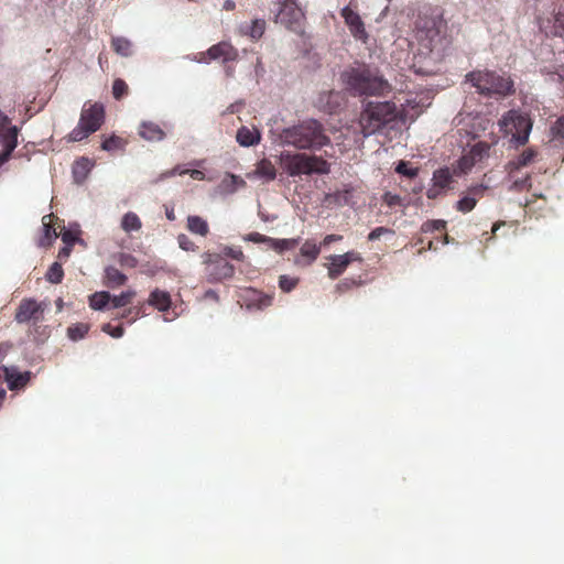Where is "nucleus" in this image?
Masks as SVG:
<instances>
[{
    "instance_id": "nucleus-40",
    "label": "nucleus",
    "mask_w": 564,
    "mask_h": 564,
    "mask_svg": "<svg viewBox=\"0 0 564 564\" xmlns=\"http://www.w3.org/2000/svg\"><path fill=\"white\" fill-rule=\"evenodd\" d=\"M394 171L408 178H414L419 173V169L412 167L409 162L403 160L397 163Z\"/></svg>"
},
{
    "instance_id": "nucleus-63",
    "label": "nucleus",
    "mask_w": 564,
    "mask_h": 564,
    "mask_svg": "<svg viewBox=\"0 0 564 564\" xmlns=\"http://www.w3.org/2000/svg\"><path fill=\"white\" fill-rule=\"evenodd\" d=\"M72 252V246H64L63 248L59 249L58 251V258L61 259H66L69 257Z\"/></svg>"
},
{
    "instance_id": "nucleus-13",
    "label": "nucleus",
    "mask_w": 564,
    "mask_h": 564,
    "mask_svg": "<svg viewBox=\"0 0 564 564\" xmlns=\"http://www.w3.org/2000/svg\"><path fill=\"white\" fill-rule=\"evenodd\" d=\"M105 118V109L101 104L90 105L89 108L83 109L79 121L88 127H96V131L101 127Z\"/></svg>"
},
{
    "instance_id": "nucleus-11",
    "label": "nucleus",
    "mask_w": 564,
    "mask_h": 564,
    "mask_svg": "<svg viewBox=\"0 0 564 564\" xmlns=\"http://www.w3.org/2000/svg\"><path fill=\"white\" fill-rule=\"evenodd\" d=\"M4 379L11 391L23 388L31 379V371H19L17 367H2Z\"/></svg>"
},
{
    "instance_id": "nucleus-3",
    "label": "nucleus",
    "mask_w": 564,
    "mask_h": 564,
    "mask_svg": "<svg viewBox=\"0 0 564 564\" xmlns=\"http://www.w3.org/2000/svg\"><path fill=\"white\" fill-rule=\"evenodd\" d=\"M404 122V116L391 101H368L360 115V127L365 138L384 130L399 129Z\"/></svg>"
},
{
    "instance_id": "nucleus-39",
    "label": "nucleus",
    "mask_w": 564,
    "mask_h": 564,
    "mask_svg": "<svg viewBox=\"0 0 564 564\" xmlns=\"http://www.w3.org/2000/svg\"><path fill=\"white\" fill-rule=\"evenodd\" d=\"M257 173L267 181H273L276 176L274 166L268 161H261L259 163Z\"/></svg>"
},
{
    "instance_id": "nucleus-36",
    "label": "nucleus",
    "mask_w": 564,
    "mask_h": 564,
    "mask_svg": "<svg viewBox=\"0 0 564 564\" xmlns=\"http://www.w3.org/2000/svg\"><path fill=\"white\" fill-rule=\"evenodd\" d=\"M452 180V174L448 167L438 169L433 174L434 184L440 188H446Z\"/></svg>"
},
{
    "instance_id": "nucleus-56",
    "label": "nucleus",
    "mask_w": 564,
    "mask_h": 564,
    "mask_svg": "<svg viewBox=\"0 0 564 564\" xmlns=\"http://www.w3.org/2000/svg\"><path fill=\"white\" fill-rule=\"evenodd\" d=\"M383 200L390 207L401 205L402 203V198L399 195L389 192L383 195Z\"/></svg>"
},
{
    "instance_id": "nucleus-46",
    "label": "nucleus",
    "mask_w": 564,
    "mask_h": 564,
    "mask_svg": "<svg viewBox=\"0 0 564 564\" xmlns=\"http://www.w3.org/2000/svg\"><path fill=\"white\" fill-rule=\"evenodd\" d=\"M128 90V85L127 83L121 79V78H117L113 80V84H112V95H113V98L119 100L123 97V95H126Z\"/></svg>"
},
{
    "instance_id": "nucleus-24",
    "label": "nucleus",
    "mask_w": 564,
    "mask_h": 564,
    "mask_svg": "<svg viewBox=\"0 0 564 564\" xmlns=\"http://www.w3.org/2000/svg\"><path fill=\"white\" fill-rule=\"evenodd\" d=\"M240 31L252 40H259L265 31V21L263 19H256L250 23L242 24Z\"/></svg>"
},
{
    "instance_id": "nucleus-61",
    "label": "nucleus",
    "mask_w": 564,
    "mask_h": 564,
    "mask_svg": "<svg viewBox=\"0 0 564 564\" xmlns=\"http://www.w3.org/2000/svg\"><path fill=\"white\" fill-rule=\"evenodd\" d=\"M14 150H8L6 148H2L0 151V164L6 163L10 158Z\"/></svg>"
},
{
    "instance_id": "nucleus-17",
    "label": "nucleus",
    "mask_w": 564,
    "mask_h": 564,
    "mask_svg": "<svg viewBox=\"0 0 564 564\" xmlns=\"http://www.w3.org/2000/svg\"><path fill=\"white\" fill-rule=\"evenodd\" d=\"M42 235L39 239L40 247H48L57 238V232L53 225V215H45L42 217L41 225Z\"/></svg>"
},
{
    "instance_id": "nucleus-7",
    "label": "nucleus",
    "mask_w": 564,
    "mask_h": 564,
    "mask_svg": "<svg viewBox=\"0 0 564 564\" xmlns=\"http://www.w3.org/2000/svg\"><path fill=\"white\" fill-rule=\"evenodd\" d=\"M204 258V263L207 264L206 278L208 282L215 283L232 278L235 267L227 262L220 254L206 253Z\"/></svg>"
},
{
    "instance_id": "nucleus-23",
    "label": "nucleus",
    "mask_w": 564,
    "mask_h": 564,
    "mask_svg": "<svg viewBox=\"0 0 564 564\" xmlns=\"http://www.w3.org/2000/svg\"><path fill=\"white\" fill-rule=\"evenodd\" d=\"M149 304L156 307L160 312H166L171 306V296L169 292L155 289L150 294Z\"/></svg>"
},
{
    "instance_id": "nucleus-58",
    "label": "nucleus",
    "mask_w": 564,
    "mask_h": 564,
    "mask_svg": "<svg viewBox=\"0 0 564 564\" xmlns=\"http://www.w3.org/2000/svg\"><path fill=\"white\" fill-rule=\"evenodd\" d=\"M442 191L443 188H440L437 185L434 184L431 188L427 189L426 196L430 199H435L442 193Z\"/></svg>"
},
{
    "instance_id": "nucleus-35",
    "label": "nucleus",
    "mask_w": 564,
    "mask_h": 564,
    "mask_svg": "<svg viewBox=\"0 0 564 564\" xmlns=\"http://www.w3.org/2000/svg\"><path fill=\"white\" fill-rule=\"evenodd\" d=\"M89 326L84 323H77L67 328V336L70 340L77 341L85 337L88 333Z\"/></svg>"
},
{
    "instance_id": "nucleus-55",
    "label": "nucleus",
    "mask_w": 564,
    "mask_h": 564,
    "mask_svg": "<svg viewBox=\"0 0 564 564\" xmlns=\"http://www.w3.org/2000/svg\"><path fill=\"white\" fill-rule=\"evenodd\" d=\"M62 240L66 246L72 247L75 242L80 241L77 235L69 229H66L62 232Z\"/></svg>"
},
{
    "instance_id": "nucleus-53",
    "label": "nucleus",
    "mask_w": 564,
    "mask_h": 564,
    "mask_svg": "<svg viewBox=\"0 0 564 564\" xmlns=\"http://www.w3.org/2000/svg\"><path fill=\"white\" fill-rule=\"evenodd\" d=\"M178 247L185 251L195 250V243L184 234L177 236Z\"/></svg>"
},
{
    "instance_id": "nucleus-21",
    "label": "nucleus",
    "mask_w": 564,
    "mask_h": 564,
    "mask_svg": "<svg viewBox=\"0 0 564 564\" xmlns=\"http://www.w3.org/2000/svg\"><path fill=\"white\" fill-rule=\"evenodd\" d=\"M128 278L121 271L112 265H108L105 268V281L104 283L110 288L116 289L121 285H124Z\"/></svg>"
},
{
    "instance_id": "nucleus-50",
    "label": "nucleus",
    "mask_w": 564,
    "mask_h": 564,
    "mask_svg": "<svg viewBox=\"0 0 564 564\" xmlns=\"http://www.w3.org/2000/svg\"><path fill=\"white\" fill-rule=\"evenodd\" d=\"M384 235L392 236V235H394V231L387 227H377L369 232L368 240L376 241Z\"/></svg>"
},
{
    "instance_id": "nucleus-37",
    "label": "nucleus",
    "mask_w": 564,
    "mask_h": 564,
    "mask_svg": "<svg viewBox=\"0 0 564 564\" xmlns=\"http://www.w3.org/2000/svg\"><path fill=\"white\" fill-rule=\"evenodd\" d=\"M134 295L135 292L132 290L121 292L119 295H111L110 303L112 308H120L128 305Z\"/></svg>"
},
{
    "instance_id": "nucleus-29",
    "label": "nucleus",
    "mask_w": 564,
    "mask_h": 564,
    "mask_svg": "<svg viewBox=\"0 0 564 564\" xmlns=\"http://www.w3.org/2000/svg\"><path fill=\"white\" fill-rule=\"evenodd\" d=\"M96 132V127H88L84 122L78 121V124L72 130L67 137L68 142H77L86 139L89 134Z\"/></svg>"
},
{
    "instance_id": "nucleus-30",
    "label": "nucleus",
    "mask_w": 564,
    "mask_h": 564,
    "mask_svg": "<svg viewBox=\"0 0 564 564\" xmlns=\"http://www.w3.org/2000/svg\"><path fill=\"white\" fill-rule=\"evenodd\" d=\"M142 226L139 216L135 213L128 212L121 219V228L126 232L138 231Z\"/></svg>"
},
{
    "instance_id": "nucleus-51",
    "label": "nucleus",
    "mask_w": 564,
    "mask_h": 564,
    "mask_svg": "<svg viewBox=\"0 0 564 564\" xmlns=\"http://www.w3.org/2000/svg\"><path fill=\"white\" fill-rule=\"evenodd\" d=\"M101 330L108 335H110L112 338H121L123 336L124 329L121 325L119 326H111V324H104L101 327Z\"/></svg>"
},
{
    "instance_id": "nucleus-57",
    "label": "nucleus",
    "mask_w": 564,
    "mask_h": 564,
    "mask_svg": "<svg viewBox=\"0 0 564 564\" xmlns=\"http://www.w3.org/2000/svg\"><path fill=\"white\" fill-rule=\"evenodd\" d=\"M258 216L264 223H272V221H274L278 218L276 215H270V214L264 213L260 207H259V210H258Z\"/></svg>"
},
{
    "instance_id": "nucleus-8",
    "label": "nucleus",
    "mask_w": 564,
    "mask_h": 564,
    "mask_svg": "<svg viewBox=\"0 0 564 564\" xmlns=\"http://www.w3.org/2000/svg\"><path fill=\"white\" fill-rule=\"evenodd\" d=\"M340 15L345 20L350 34L358 41L367 43L369 35L366 31L365 23L358 12L351 10L349 7H344Z\"/></svg>"
},
{
    "instance_id": "nucleus-60",
    "label": "nucleus",
    "mask_w": 564,
    "mask_h": 564,
    "mask_svg": "<svg viewBox=\"0 0 564 564\" xmlns=\"http://www.w3.org/2000/svg\"><path fill=\"white\" fill-rule=\"evenodd\" d=\"M341 239H343V237H341V236H339V235H327V236L324 238V240H323V242L321 243V246H328V245H330V243H333V242H335V241H339V240H341Z\"/></svg>"
},
{
    "instance_id": "nucleus-5",
    "label": "nucleus",
    "mask_w": 564,
    "mask_h": 564,
    "mask_svg": "<svg viewBox=\"0 0 564 564\" xmlns=\"http://www.w3.org/2000/svg\"><path fill=\"white\" fill-rule=\"evenodd\" d=\"M466 82L470 83L480 95L491 97L494 95H509L513 91V82L492 70H474L466 75Z\"/></svg>"
},
{
    "instance_id": "nucleus-4",
    "label": "nucleus",
    "mask_w": 564,
    "mask_h": 564,
    "mask_svg": "<svg viewBox=\"0 0 564 564\" xmlns=\"http://www.w3.org/2000/svg\"><path fill=\"white\" fill-rule=\"evenodd\" d=\"M280 162L283 170L290 176H299L301 174H328L330 171L329 163L324 159L315 155H306L304 153L281 152Z\"/></svg>"
},
{
    "instance_id": "nucleus-45",
    "label": "nucleus",
    "mask_w": 564,
    "mask_h": 564,
    "mask_svg": "<svg viewBox=\"0 0 564 564\" xmlns=\"http://www.w3.org/2000/svg\"><path fill=\"white\" fill-rule=\"evenodd\" d=\"M477 199L473 196H464L456 203L457 210L468 213L476 206Z\"/></svg>"
},
{
    "instance_id": "nucleus-48",
    "label": "nucleus",
    "mask_w": 564,
    "mask_h": 564,
    "mask_svg": "<svg viewBox=\"0 0 564 564\" xmlns=\"http://www.w3.org/2000/svg\"><path fill=\"white\" fill-rule=\"evenodd\" d=\"M117 261L121 267L135 268L138 265V260L130 253H118Z\"/></svg>"
},
{
    "instance_id": "nucleus-38",
    "label": "nucleus",
    "mask_w": 564,
    "mask_h": 564,
    "mask_svg": "<svg viewBox=\"0 0 564 564\" xmlns=\"http://www.w3.org/2000/svg\"><path fill=\"white\" fill-rule=\"evenodd\" d=\"M63 276H64V271H63L62 264L58 262L52 263V265L50 267L48 271L45 274L46 280L53 284L61 283L63 280Z\"/></svg>"
},
{
    "instance_id": "nucleus-32",
    "label": "nucleus",
    "mask_w": 564,
    "mask_h": 564,
    "mask_svg": "<svg viewBox=\"0 0 564 564\" xmlns=\"http://www.w3.org/2000/svg\"><path fill=\"white\" fill-rule=\"evenodd\" d=\"M536 152L532 149H527L517 156L516 160L508 163V167L512 170H519L520 167L527 166L535 156Z\"/></svg>"
},
{
    "instance_id": "nucleus-14",
    "label": "nucleus",
    "mask_w": 564,
    "mask_h": 564,
    "mask_svg": "<svg viewBox=\"0 0 564 564\" xmlns=\"http://www.w3.org/2000/svg\"><path fill=\"white\" fill-rule=\"evenodd\" d=\"M540 28L546 33H551L555 36L564 35V9H560L554 13L552 19L540 18Z\"/></svg>"
},
{
    "instance_id": "nucleus-18",
    "label": "nucleus",
    "mask_w": 564,
    "mask_h": 564,
    "mask_svg": "<svg viewBox=\"0 0 564 564\" xmlns=\"http://www.w3.org/2000/svg\"><path fill=\"white\" fill-rule=\"evenodd\" d=\"M246 182L238 175L227 173L218 185L219 192L224 195H231L240 187H245Z\"/></svg>"
},
{
    "instance_id": "nucleus-12",
    "label": "nucleus",
    "mask_w": 564,
    "mask_h": 564,
    "mask_svg": "<svg viewBox=\"0 0 564 564\" xmlns=\"http://www.w3.org/2000/svg\"><path fill=\"white\" fill-rule=\"evenodd\" d=\"M207 55L209 59H221L223 63H227L237 59L238 51L231 44L227 42H220L210 46L207 50Z\"/></svg>"
},
{
    "instance_id": "nucleus-31",
    "label": "nucleus",
    "mask_w": 564,
    "mask_h": 564,
    "mask_svg": "<svg viewBox=\"0 0 564 564\" xmlns=\"http://www.w3.org/2000/svg\"><path fill=\"white\" fill-rule=\"evenodd\" d=\"M351 192L348 189L337 191L335 193L327 194L325 197V203L335 204L337 206H345L350 203Z\"/></svg>"
},
{
    "instance_id": "nucleus-26",
    "label": "nucleus",
    "mask_w": 564,
    "mask_h": 564,
    "mask_svg": "<svg viewBox=\"0 0 564 564\" xmlns=\"http://www.w3.org/2000/svg\"><path fill=\"white\" fill-rule=\"evenodd\" d=\"M187 228L191 232L206 236L209 231L208 224L200 216L192 215L187 217Z\"/></svg>"
},
{
    "instance_id": "nucleus-34",
    "label": "nucleus",
    "mask_w": 564,
    "mask_h": 564,
    "mask_svg": "<svg viewBox=\"0 0 564 564\" xmlns=\"http://www.w3.org/2000/svg\"><path fill=\"white\" fill-rule=\"evenodd\" d=\"M301 256L307 258V264H311L313 261H315L321 252V245L317 246L316 243L312 241H305L304 245L301 247Z\"/></svg>"
},
{
    "instance_id": "nucleus-59",
    "label": "nucleus",
    "mask_w": 564,
    "mask_h": 564,
    "mask_svg": "<svg viewBox=\"0 0 564 564\" xmlns=\"http://www.w3.org/2000/svg\"><path fill=\"white\" fill-rule=\"evenodd\" d=\"M189 176L193 178V180H197V181H203L205 180V173L198 169H192V170H188V173Z\"/></svg>"
},
{
    "instance_id": "nucleus-9",
    "label": "nucleus",
    "mask_w": 564,
    "mask_h": 564,
    "mask_svg": "<svg viewBox=\"0 0 564 564\" xmlns=\"http://www.w3.org/2000/svg\"><path fill=\"white\" fill-rule=\"evenodd\" d=\"M330 264L328 267V275L330 279H336L344 273L346 268L354 261H361L362 258L356 251H348L344 254L329 256Z\"/></svg>"
},
{
    "instance_id": "nucleus-2",
    "label": "nucleus",
    "mask_w": 564,
    "mask_h": 564,
    "mask_svg": "<svg viewBox=\"0 0 564 564\" xmlns=\"http://www.w3.org/2000/svg\"><path fill=\"white\" fill-rule=\"evenodd\" d=\"M346 90L354 97L381 95L390 90L388 80L375 66L357 64L341 73Z\"/></svg>"
},
{
    "instance_id": "nucleus-25",
    "label": "nucleus",
    "mask_w": 564,
    "mask_h": 564,
    "mask_svg": "<svg viewBox=\"0 0 564 564\" xmlns=\"http://www.w3.org/2000/svg\"><path fill=\"white\" fill-rule=\"evenodd\" d=\"M111 294L108 291L95 292L89 296V306L95 311H104L110 303Z\"/></svg>"
},
{
    "instance_id": "nucleus-62",
    "label": "nucleus",
    "mask_w": 564,
    "mask_h": 564,
    "mask_svg": "<svg viewBox=\"0 0 564 564\" xmlns=\"http://www.w3.org/2000/svg\"><path fill=\"white\" fill-rule=\"evenodd\" d=\"M10 118L0 110V129H7L10 127Z\"/></svg>"
},
{
    "instance_id": "nucleus-52",
    "label": "nucleus",
    "mask_w": 564,
    "mask_h": 564,
    "mask_svg": "<svg viewBox=\"0 0 564 564\" xmlns=\"http://www.w3.org/2000/svg\"><path fill=\"white\" fill-rule=\"evenodd\" d=\"M245 240L251 241L254 243H267L269 246L271 242V237L261 235L259 232H250L245 237Z\"/></svg>"
},
{
    "instance_id": "nucleus-27",
    "label": "nucleus",
    "mask_w": 564,
    "mask_h": 564,
    "mask_svg": "<svg viewBox=\"0 0 564 564\" xmlns=\"http://www.w3.org/2000/svg\"><path fill=\"white\" fill-rule=\"evenodd\" d=\"M112 47L115 52L122 57H130L133 54L132 42L123 36L113 37Z\"/></svg>"
},
{
    "instance_id": "nucleus-22",
    "label": "nucleus",
    "mask_w": 564,
    "mask_h": 564,
    "mask_svg": "<svg viewBox=\"0 0 564 564\" xmlns=\"http://www.w3.org/2000/svg\"><path fill=\"white\" fill-rule=\"evenodd\" d=\"M20 128L10 126L7 129H0V144L8 150H14L18 145V135Z\"/></svg>"
},
{
    "instance_id": "nucleus-33",
    "label": "nucleus",
    "mask_w": 564,
    "mask_h": 564,
    "mask_svg": "<svg viewBox=\"0 0 564 564\" xmlns=\"http://www.w3.org/2000/svg\"><path fill=\"white\" fill-rule=\"evenodd\" d=\"M300 242V238H291V239H275L271 238V242L269 247L278 252H283L289 249H293Z\"/></svg>"
},
{
    "instance_id": "nucleus-44",
    "label": "nucleus",
    "mask_w": 564,
    "mask_h": 564,
    "mask_svg": "<svg viewBox=\"0 0 564 564\" xmlns=\"http://www.w3.org/2000/svg\"><path fill=\"white\" fill-rule=\"evenodd\" d=\"M31 335L37 344H43L48 338L50 330L47 326L34 325Z\"/></svg>"
},
{
    "instance_id": "nucleus-64",
    "label": "nucleus",
    "mask_w": 564,
    "mask_h": 564,
    "mask_svg": "<svg viewBox=\"0 0 564 564\" xmlns=\"http://www.w3.org/2000/svg\"><path fill=\"white\" fill-rule=\"evenodd\" d=\"M188 173V170L187 169H183L181 165H177L175 166L173 170H171L167 174L169 175H184V174H187Z\"/></svg>"
},
{
    "instance_id": "nucleus-42",
    "label": "nucleus",
    "mask_w": 564,
    "mask_h": 564,
    "mask_svg": "<svg viewBox=\"0 0 564 564\" xmlns=\"http://www.w3.org/2000/svg\"><path fill=\"white\" fill-rule=\"evenodd\" d=\"M446 228V221L442 219L427 220L422 224L421 230L425 234H431L437 230H443Z\"/></svg>"
},
{
    "instance_id": "nucleus-20",
    "label": "nucleus",
    "mask_w": 564,
    "mask_h": 564,
    "mask_svg": "<svg viewBox=\"0 0 564 564\" xmlns=\"http://www.w3.org/2000/svg\"><path fill=\"white\" fill-rule=\"evenodd\" d=\"M490 145L486 142H477L470 150V159H465L462 163L463 169H470L476 162L481 161L485 156L489 155Z\"/></svg>"
},
{
    "instance_id": "nucleus-43",
    "label": "nucleus",
    "mask_w": 564,
    "mask_h": 564,
    "mask_svg": "<svg viewBox=\"0 0 564 564\" xmlns=\"http://www.w3.org/2000/svg\"><path fill=\"white\" fill-rule=\"evenodd\" d=\"M551 134L553 140L564 143V115L554 122L551 128Z\"/></svg>"
},
{
    "instance_id": "nucleus-16",
    "label": "nucleus",
    "mask_w": 564,
    "mask_h": 564,
    "mask_svg": "<svg viewBox=\"0 0 564 564\" xmlns=\"http://www.w3.org/2000/svg\"><path fill=\"white\" fill-rule=\"evenodd\" d=\"M94 165L95 162L85 156L76 160L72 169L74 183L82 185L88 177V174L93 170Z\"/></svg>"
},
{
    "instance_id": "nucleus-19",
    "label": "nucleus",
    "mask_w": 564,
    "mask_h": 564,
    "mask_svg": "<svg viewBox=\"0 0 564 564\" xmlns=\"http://www.w3.org/2000/svg\"><path fill=\"white\" fill-rule=\"evenodd\" d=\"M260 139L261 135L258 130H251L247 127L239 128L236 134L237 142L245 148L258 144L260 142Z\"/></svg>"
},
{
    "instance_id": "nucleus-49",
    "label": "nucleus",
    "mask_w": 564,
    "mask_h": 564,
    "mask_svg": "<svg viewBox=\"0 0 564 564\" xmlns=\"http://www.w3.org/2000/svg\"><path fill=\"white\" fill-rule=\"evenodd\" d=\"M221 253L224 257H228L237 261H242L245 259V254L239 248L226 246L223 248Z\"/></svg>"
},
{
    "instance_id": "nucleus-10",
    "label": "nucleus",
    "mask_w": 564,
    "mask_h": 564,
    "mask_svg": "<svg viewBox=\"0 0 564 564\" xmlns=\"http://www.w3.org/2000/svg\"><path fill=\"white\" fill-rule=\"evenodd\" d=\"M43 311L42 304L34 299L22 300L15 313V321L20 324L36 319V314Z\"/></svg>"
},
{
    "instance_id": "nucleus-47",
    "label": "nucleus",
    "mask_w": 564,
    "mask_h": 564,
    "mask_svg": "<svg viewBox=\"0 0 564 564\" xmlns=\"http://www.w3.org/2000/svg\"><path fill=\"white\" fill-rule=\"evenodd\" d=\"M299 283L297 278H290L288 275H281L279 279V286L283 292H291Z\"/></svg>"
},
{
    "instance_id": "nucleus-54",
    "label": "nucleus",
    "mask_w": 564,
    "mask_h": 564,
    "mask_svg": "<svg viewBox=\"0 0 564 564\" xmlns=\"http://www.w3.org/2000/svg\"><path fill=\"white\" fill-rule=\"evenodd\" d=\"M163 267L158 265L156 263L147 262L141 265V273L154 276Z\"/></svg>"
},
{
    "instance_id": "nucleus-6",
    "label": "nucleus",
    "mask_w": 564,
    "mask_h": 564,
    "mask_svg": "<svg viewBox=\"0 0 564 564\" xmlns=\"http://www.w3.org/2000/svg\"><path fill=\"white\" fill-rule=\"evenodd\" d=\"M499 124L506 134H510V142L514 145H523L528 142L532 130L530 117L519 110H509L499 120Z\"/></svg>"
},
{
    "instance_id": "nucleus-15",
    "label": "nucleus",
    "mask_w": 564,
    "mask_h": 564,
    "mask_svg": "<svg viewBox=\"0 0 564 564\" xmlns=\"http://www.w3.org/2000/svg\"><path fill=\"white\" fill-rule=\"evenodd\" d=\"M139 135L149 142H160L165 139V132L153 121H142L139 126Z\"/></svg>"
},
{
    "instance_id": "nucleus-1",
    "label": "nucleus",
    "mask_w": 564,
    "mask_h": 564,
    "mask_svg": "<svg viewBox=\"0 0 564 564\" xmlns=\"http://www.w3.org/2000/svg\"><path fill=\"white\" fill-rule=\"evenodd\" d=\"M279 140L282 145L310 151H319L330 144V138L326 134L324 124L313 118L282 129Z\"/></svg>"
},
{
    "instance_id": "nucleus-28",
    "label": "nucleus",
    "mask_w": 564,
    "mask_h": 564,
    "mask_svg": "<svg viewBox=\"0 0 564 564\" xmlns=\"http://www.w3.org/2000/svg\"><path fill=\"white\" fill-rule=\"evenodd\" d=\"M441 31L440 29H430L427 31V37L430 41L431 51H445L447 45L449 44V41L446 37H442L440 35Z\"/></svg>"
},
{
    "instance_id": "nucleus-41",
    "label": "nucleus",
    "mask_w": 564,
    "mask_h": 564,
    "mask_svg": "<svg viewBox=\"0 0 564 564\" xmlns=\"http://www.w3.org/2000/svg\"><path fill=\"white\" fill-rule=\"evenodd\" d=\"M124 147V142L120 137L112 134L109 138H106L101 143V149L107 152H111L115 150L122 149Z\"/></svg>"
}]
</instances>
